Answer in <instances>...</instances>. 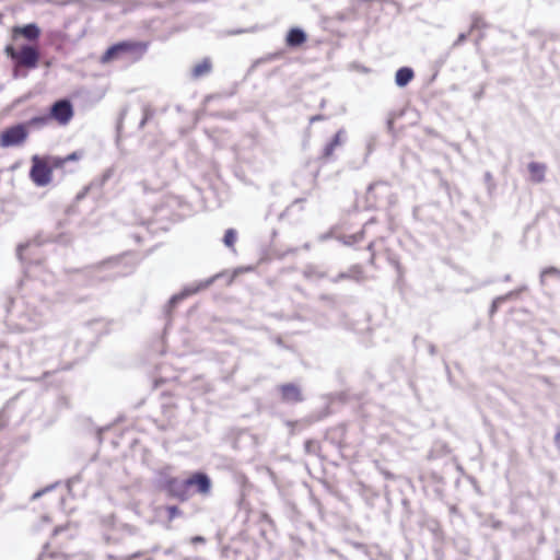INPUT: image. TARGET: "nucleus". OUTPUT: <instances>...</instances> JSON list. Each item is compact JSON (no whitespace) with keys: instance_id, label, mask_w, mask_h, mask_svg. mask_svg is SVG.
Listing matches in <instances>:
<instances>
[{"instance_id":"34","label":"nucleus","mask_w":560,"mask_h":560,"mask_svg":"<svg viewBox=\"0 0 560 560\" xmlns=\"http://www.w3.org/2000/svg\"><path fill=\"white\" fill-rule=\"evenodd\" d=\"M50 489H51V487H48L43 490L36 491L35 493H33L32 499L35 500V499L39 498L40 495H43L45 492H47Z\"/></svg>"},{"instance_id":"31","label":"nucleus","mask_w":560,"mask_h":560,"mask_svg":"<svg viewBox=\"0 0 560 560\" xmlns=\"http://www.w3.org/2000/svg\"><path fill=\"white\" fill-rule=\"evenodd\" d=\"M374 247H375V242L372 241L369 243L368 245V250L371 252V258H370V264H374V260H375V252H374Z\"/></svg>"},{"instance_id":"12","label":"nucleus","mask_w":560,"mask_h":560,"mask_svg":"<svg viewBox=\"0 0 560 560\" xmlns=\"http://www.w3.org/2000/svg\"><path fill=\"white\" fill-rule=\"evenodd\" d=\"M279 392L281 399L288 404H298L304 399L300 387L292 383L280 385Z\"/></svg>"},{"instance_id":"32","label":"nucleus","mask_w":560,"mask_h":560,"mask_svg":"<svg viewBox=\"0 0 560 560\" xmlns=\"http://www.w3.org/2000/svg\"><path fill=\"white\" fill-rule=\"evenodd\" d=\"M113 168H107L102 175L101 184L103 185L105 182H107L113 176Z\"/></svg>"},{"instance_id":"29","label":"nucleus","mask_w":560,"mask_h":560,"mask_svg":"<svg viewBox=\"0 0 560 560\" xmlns=\"http://www.w3.org/2000/svg\"><path fill=\"white\" fill-rule=\"evenodd\" d=\"M50 119V116H37L30 119L28 125L31 126H44Z\"/></svg>"},{"instance_id":"26","label":"nucleus","mask_w":560,"mask_h":560,"mask_svg":"<svg viewBox=\"0 0 560 560\" xmlns=\"http://www.w3.org/2000/svg\"><path fill=\"white\" fill-rule=\"evenodd\" d=\"M417 116H418V114H417L416 109H412V108H405L400 114L401 119L405 121V124H408V125H416L417 119H413V117H417Z\"/></svg>"},{"instance_id":"37","label":"nucleus","mask_w":560,"mask_h":560,"mask_svg":"<svg viewBox=\"0 0 560 560\" xmlns=\"http://www.w3.org/2000/svg\"><path fill=\"white\" fill-rule=\"evenodd\" d=\"M555 441H556L557 446L560 448V427L557 430Z\"/></svg>"},{"instance_id":"28","label":"nucleus","mask_w":560,"mask_h":560,"mask_svg":"<svg viewBox=\"0 0 560 560\" xmlns=\"http://www.w3.org/2000/svg\"><path fill=\"white\" fill-rule=\"evenodd\" d=\"M548 276H558L560 277V269L556 268V267H547L545 268L541 273H540V279L541 281L545 280L546 277Z\"/></svg>"},{"instance_id":"36","label":"nucleus","mask_w":560,"mask_h":560,"mask_svg":"<svg viewBox=\"0 0 560 560\" xmlns=\"http://www.w3.org/2000/svg\"><path fill=\"white\" fill-rule=\"evenodd\" d=\"M48 3L58 4V5H65L69 3V1H58V0H46Z\"/></svg>"},{"instance_id":"35","label":"nucleus","mask_w":560,"mask_h":560,"mask_svg":"<svg viewBox=\"0 0 560 560\" xmlns=\"http://www.w3.org/2000/svg\"><path fill=\"white\" fill-rule=\"evenodd\" d=\"M191 544H203L206 541L205 537L202 536H194L190 539Z\"/></svg>"},{"instance_id":"25","label":"nucleus","mask_w":560,"mask_h":560,"mask_svg":"<svg viewBox=\"0 0 560 560\" xmlns=\"http://www.w3.org/2000/svg\"><path fill=\"white\" fill-rule=\"evenodd\" d=\"M80 158H81V155L78 152H72L65 158L54 159V166L62 167L66 163H68L70 161H78Z\"/></svg>"},{"instance_id":"16","label":"nucleus","mask_w":560,"mask_h":560,"mask_svg":"<svg viewBox=\"0 0 560 560\" xmlns=\"http://www.w3.org/2000/svg\"><path fill=\"white\" fill-rule=\"evenodd\" d=\"M13 32L14 34L22 35L27 40H36L40 35V28L35 23L16 26L14 27Z\"/></svg>"},{"instance_id":"17","label":"nucleus","mask_w":560,"mask_h":560,"mask_svg":"<svg viewBox=\"0 0 560 560\" xmlns=\"http://www.w3.org/2000/svg\"><path fill=\"white\" fill-rule=\"evenodd\" d=\"M415 78V71L410 67H401L395 73V84L398 88L407 86Z\"/></svg>"},{"instance_id":"24","label":"nucleus","mask_w":560,"mask_h":560,"mask_svg":"<svg viewBox=\"0 0 560 560\" xmlns=\"http://www.w3.org/2000/svg\"><path fill=\"white\" fill-rule=\"evenodd\" d=\"M303 273H304L305 278H308V279H320V278L325 277V273L323 271L318 270V268L313 265L306 266Z\"/></svg>"},{"instance_id":"39","label":"nucleus","mask_w":560,"mask_h":560,"mask_svg":"<svg viewBox=\"0 0 560 560\" xmlns=\"http://www.w3.org/2000/svg\"><path fill=\"white\" fill-rule=\"evenodd\" d=\"M466 39V35L465 34H460L458 36V42H464Z\"/></svg>"},{"instance_id":"20","label":"nucleus","mask_w":560,"mask_h":560,"mask_svg":"<svg viewBox=\"0 0 560 560\" xmlns=\"http://www.w3.org/2000/svg\"><path fill=\"white\" fill-rule=\"evenodd\" d=\"M374 223H375L374 219H370L369 221L365 222V224L363 225V228L360 232L345 236V244L352 245V244L361 242L364 238L365 234L369 233L371 226Z\"/></svg>"},{"instance_id":"27","label":"nucleus","mask_w":560,"mask_h":560,"mask_svg":"<svg viewBox=\"0 0 560 560\" xmlns=\"http://www.w3.org/2000/svg\"><path fill=\"white\" fill-rule=\"evenodd\" d=\"M143 116L139 124L140 128H143L149 119L153 117L154 110L150 106H144L142 109Z\"/></svg>"},{"instance_id":"41","label":"nucleus","mask_w":560,"mask_h":560,"mask_svg":"<svg viewBox=\"0 0 560 560\" xmlns=\"http://www.w3.org/2000/svg\"><path fill=\"white\" fill-rule=\"evenodd\" d=\"M495 311H497V306H495V304L493 303V305H492V310H491V313H494Z\"/></svg>"},{"instance_id":"23","label":"nucleus","mask_w":560,"mask_h":560,"mask_svg":"<svg viewBox=\"0 0 560 560\" xmlns=\"http://www.w3.org/2000/svg\"><path fill=\"white\" fill-rule=\"evenodd\" d=\"M237 240V232L234 229H228L225 231L223 243L226 247L234 250V244Z\"/></svg>"},{"instance_id":"7","label":"nucleus","mask_w":560,"mask_h":560,"mask_svg":"<svg viewBox=\"0 0 560 560\" xmlns=\"http://www.w3.org/2000/svg\"><path fill=\"white\" fill-rule=\"evenodd\" d=\"M189 497L197 493L208 497L212 490V481L206 472L196 471L184 479Z\"/></svg>"},{"instance_id":"18","label":"nucleus","mask_w":560,"mask_h":560,"mask_svg":"<svg viewBox=\"0 0 560 560\" xmlns=\"http://www.w3.org/2000/svg\"><path fill=\"white\" fill-rule=\"evenodd\" d=\"M306 40V34L299 27L291 28L287 34V45L289 47H299Z\"/></svg>"},{"instance_id":"42","label":"nucleus","mask_w":560,"mask_h":560,"mask_svg":"<svg viewBox=\"0 0 560 560\" xmlns=\"http://www.w3.org/2000/svg\"><path fill=\"white\" fill-rule=\"evenodd\" d=\"M360 70L363 72H368V69L365 67H361Z\"/></svg>"},{"instance_id":"5","label":"nucleus","mask_w":560,"mask_h":560,"mask_svg":"<svg viewBox=\"0 0 560 560\" xmlns=\"http://www.w3.org/2000/svg\"><path fill=\"white\" fill-rule=\"evenodd\" d=\"M7 55L14 61V77H18L19 68L35 69L39 60V51L31 45H23L20 50L12 46L5 48Z\"/></svg>"},{"instance_id":"13","label":"nucleus","mask_w":560,"mask_h":560,"mask_svg":"<svg viewBox=\"0 0 560 560\" xmlns=\"http://www.w3.org/2000/svg\"><path fill=\"white\" fill-rule=\"evenodd\" d=\"M346 141V131L343 129H340L336 132L334 138L325 145L323 150L322 158L325 160H329L336 148H339Z\"/></svg>"},{"instance_id":"21","label":"nucleus","mask_w":560,"mask_h":560,"mask_svg":"<svg viewBox=\"0 0 560 560\" xmlns=\"http://www.w3.org/2000/svg\"><path fill=\"white\" fill-rule=\"evenodd\" d=\"M37 247L38 246L35 243L21 244L16 249V255L21 261H33L32 256L34 254V249H36Z\"/></svg>"},{"instance_id":"33","label":"nucleus","mask_w":560,"mask_h":560,"mask_svg":"<svg viewBox=\"0 0 560 560\" xmlns=\"http://www.w3.org/2000/svg\"><path fill=\"white\" fill-rule=\"evenodd\" d=\"M142 187L144 190H148L149 189V184L147 180H143L141 183ZM163 186V182H161L160 184L155 185L154 187H151L150 190H158L160 189L161 187Z\"/></svg>"},{"instance_id":"22","label":"nucleus","mask_w":560,"mask_h":560,"mask_svg":"<svg viewBox=\"0 0 560 560\" xmlns=\"http://www.w3.org/2000/svg\"><path fill=\"white\" fill-rule=\"evenodd\" d=\"M211 61L210 59L206 58L200 63L196 65L191 70V75L194 78H201L203 75H207L211 71Z\"/></svg>"},{"instance_id":"19","label":"nucleus","mask_w":560,"mask_h":560,"mask_svg":"<svg viewBox=\"0 0 560 560\" xmlns=\"http://www.w3.org/2000/svg\"><path fill=\"white\" fill-rule=\"evenodd\" d=\"M546 165L538 162H532L528 164V172L530 180L534 183H541L545 179Z\"/></svg>"},{"instance_id":"40","label":"nucleus","mask_w":560,"mask_h":560,"mask_svg":"<svg viewBox=\"0 0 560 560\" xmlns=\"http://www.w3.org/2000/svg\"><path fill=\"white\" fill-rule=\"evenodd\" d=\"M241 33H243V31H240V30H238V31H233V32H231L230 34L235 35V34H241Z\"/></svg>"},{"instance_id":"43","label":"nucleus","mask_w":560,"mask_h":560,"mask_svg":"<svg viewBox=\"0 0 560 560\" xmlns=\"http://www.w3.org/2000/svg\"><path fill=\"white\" fill-rule=\"evenodd\" d=\"M59 530H60V529H59L58 527H57V528H55V530H54V535H57V534L59 533Z\"/></svg>"},{"instance_id":"44","label":"nucleus","mask_w":560,"mask_h":560,"mask_svg":"<svg viewBox=\"0 0 560 560\" xmlns=\"http://www.w3.org/2000/svg\"><path fill=\"white\" fill-rule=\"evenodd\" d=\"M43 558H44V555H42L37 560H43Z\"/></svg>"},{"instance_id":"14","label":"nucleus","mask_w":560,"mask_h":560,"mask_svg":"<svg viewBox=\"0 0 560 560\" xmlns=\"http://www.w3.org/2000/svg\"><path fill=\"white\" fill-rule=\"evenodd\" d=\"M58 341L54 338H39L37 339L33 345V351L39 352V351H47L48 354H55L59 352V347L57 346Z\"/></svg>"},{"instance_id":"38","label":"nucleus","mask_w":560,"mask_h":560,"mask_svg":"<svg viewBox=\"0 0 560 560\" xmlns=\"http://www.w3.org/2000/svg\"><path fill=\"white\" fill-rule=\"evenodd\" d=\"M323 119V116L322 115H315V116H312L310 118V122L313 124L315 121H318V120H322Z\"/></svg>"},{"instance_id":"15","label":"nucleus","mask_w":560,"mask_h":560,"mask_svg":"<svg viewBox=\"0 0 560 560\" xmlns=\"http://www.w3.org/2000/svg\"><path fill=\"white\" fill-rule=\"evenodd\" d=\"M354 280L361 281L363 279V270L360 265L351 266L347 271L338 273L336 277L331 278V282L337 283L341 280Z\"/></svg>"},{"instance_id":"9","label":"nucleus","mask_w":560,"mask_h":560,"mask_svg":"<svg viewBox=\"0 0 560 560\" xmlns=\"http://www.w3.org/2000/svg\"><path fill=\"white\" fill-rule=\"evenodd\" d=\"M30 177L36 186H47L51 182V168L39 156L34 155Z\"/></svg>"},{"instance_id":"3","label":"nucleus","mask_w":560,"mask_h":560,"mask_svg":"<svg viewBox=\"0 0 560 560\" xmlns=\"http://www.w3.org/2000/svg\"><path fill=\"white\" fill-rule=\"evenodd\" d=\"M121 258H113L84 269L83 275L88 278V284L94 285L100 281L127 275L129 271L121 267Z\"/></svg>"},{"instance_id":"8","label":"nucleus","mask_w":560,"mask_h":560,"mask_svg":"<svg viewBox=\"0 0 560 560\" xmlns=\"http://www.w3.org/2000/svg\"><path fill=\"white\" fill-rule=\"evenodd\" d=\"M28 132L23 124H18L7 128L0 135V147L11 148L21 145L27 138Z\"/></svg>"},{"instance_id":"4","label":"nucleus","mask_w":560,"mask_h":560,"mask_svg":"<svg viewBox=\"0 0 560 560\" xmlns=\"http://www.w3.org/2000/svg\"><path fill=\"white\" fill-rule=\"evenodd\" d=\"M365 199L369 208H381L396 202L392 187L382 180L372 183L368 187Z\"/></svg>"},{"instance_id":"2","label":"nucleus","mask_w":560,"mask_h":560,"mask_svg":"<svg viewBox=\"0 0 560 560\" xmlns=\"http://www.w3.org/2000/svg\"><path fill=\"white\" fill-rule=\"evenodd\" d=\"M148 50V43L124 40L110 46L102 56L103 63L124 59L128 62L140 60Z\"/></svg>"},{"instance_id":"10","label":"nucleus","mask_w":560,"mask_h":560,"mask_svg":"<svg viewBox=\"0 0 560 560\" xmlns=\"http://www.w3.org/2000/svg\"><path fill=\"white\" fill-rule=\"evenodd\" d=\"M73 117V106L69 100L62 98L55 102L50 107V118L59 125H67Z\"/></svg>"},{"instance_id":"11","label":"nucleus","mask_w":560,"mask_h":560,"mask_svg":"<svg viewBox=\"0 0 560 560\" xmlns=\"http://www.w3.org/2000/svg\"><path fill=\"white\" fill-rule=\"evenodd\" d=\"M218 276L215 277H211L209 279H206V280H202L200 281L198 284H191V285H188L180 293H177L175 295H173L170 301H168V305L167 307L168 308H173L175 307L180 301H183L184 299H186L187 296L191 295V294H195L197 292H199L200 290L202 289H206L208 288L209 285H211L213 283V281L215 280Z\"/></svg>"},{"instance_id":"30","label":"nucleus","mask_w":560,"mask_h":560,"mask_svg":"<svg viewBox=\"0 0 560 560\" xmlns=\"http://www.w3.org/2000/svg\"><path fill=\"white\" fill-rule=\"evenodd\" d=\"M168 518L173 520L182 514V511L176 505H170L166 508Z\"/></svg>"},{"instance_id":"6","label":"nucleus","mask_w":560,"mask_h":560,"mask_svg":"<svg viewBox=\"0 0 560 560\" xmlns=\"http://www.w3.org/2000/svg\"><path fill=\"white\" fill-rule=\"evenodd\" d=\"M159 486L170 497L175 498L179 501L184 502L190 498L184 479H179L168 475H162L161 478L159 479Z\"/></svg>"},{"instance_id":"1","label":"nucleus","mask_w":560,"mask_h":560,"mask_svg":"<svg viewBox=\"0 0 560 560\" xmlns=\"http://www.w3.org/2000/svg\"><path fill=\"white\" fill-rule=\"evenodd\" d=\"M50 303L39 295L15 301L9 313V325L16 331H32L40 327Z\"/></svg>"}]
</instances>
